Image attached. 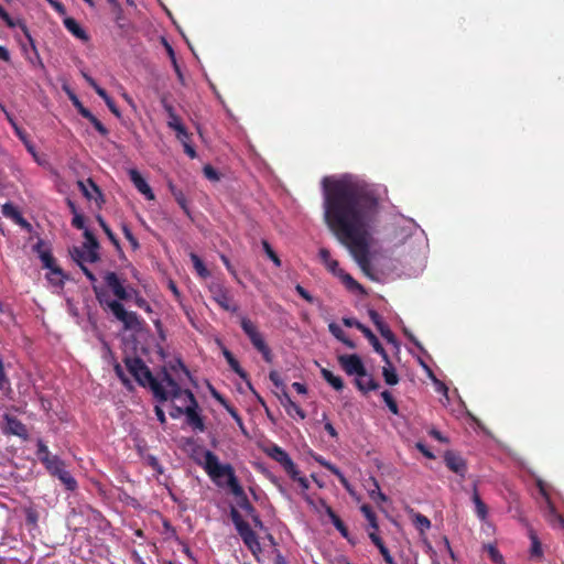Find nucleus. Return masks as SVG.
Here are the masks:
<instances>
[{
    "label": "nucleus",
    "mask_w": 564,
    "mask_h": 564,
    "mask_svg": "<svg viewBox=\"0 0 564 564\" xmlns=\"http://www.w3.org/2000/svg\"><path fill=\"white\" fill-rule=\"evenodd\" d=\"M322 187L325 224L360 269L367 272L369 249L380 215L373 185L357 175L343 174L325 176Z\"/></svg>",
    "instance_id": "f257e3e1"
},
{
    "label": "nucleus",
    "mask_w": 564,
    "mask_h": 564,
    "mask_svg": "<svg viewBox=\"0 0 564 564\" xmlns=\"http://www.w3.org/2000/svg\"><path fill=\"white\" fill-rule=\"evenodd\" d=\"M84 236L86 241L80 247H74L70 250V256L73 260L80 267L86 278L93 283V290L99 304L105 310L110 311L115 318L122 323L124 330H140L141 321L137 313L129 312L124 308V306L121 303L112 301L107 294V292L96 284L97 278L86 267V263H94L99 260V243L88 229H85Z\"/></svg>",
    "instance_id": "f03ea898"
},
{
    "label": "nucleus",
    "mask_w": 564,
    "mask_h": 564,
    "mask_svg": "<svg viewBox=\"0 0 564 564\" xmlns=\"http://www.w3.org/2000/svg\"><path fill=\"white\" fill-rule=\"evenodd\" d=\"M196 462L216 486L228 488L235 497L243 496V488L240 486L230 464H221L217 455L208 449H205L202 458H197Z\"/></svg>",
    "instance_id": "7ed1b4c3"
},
{
    "label": "nucleus",
    "mask_w": 564,
    "mask_h": 564,
    "mask_svg": "<svg viewBox=\"0 0 564 564\" xmlns=\"http://www.w3.org/2000/svg\"><path fill=\"white\" fill-rule=\"evenodd\" d=\"M127 369L134 377V379L142 387H149L153 395L161 402L169 400L171 393L170 388L166 386L165 373H169L165 369L162 371L161 379L152 376L149 368L140 358H127L124 360Z\"/></svg>",
    "instance_id": "20e7f679"
},
{
    "label": "nucleus",
    "mask_w": 564,
    "mask_h": 564,
    "mask_svg": "<svg viewBox=\"0 0 564 564\" xmlns=\"http://www.w3.org/2000/svg\"><path fill=\"white\" fill-rule=\"evenodd\" d=\"M36 445V456L45 466L50 475L56 477L67 490H75L77 488V481L66 469L64 460H62L57 455H53L42 440H37Z\"/></svg>",
    "instance_id": "39448f33"
},
{
    "label": "nucleus",
    "mask_w": 564,
    "mask_h": 564,
    "mask_svg": "<svg viewBox=\"0 0 564 564\" xmlns=\"http://www.w3.org/2000/svg\"><path fill=\"white\" fill-rule=\"evenodd\" d=\"M164 381L170 388L171 395L169 399H185V415L187 424L194 430L203 432L205 430V425L203 419L197 412L198 404L194 394L189 390H183L170 373H165Z\"/></svg>",
    "instance_id": "423d86ee"
},
{
    "label": "nucleus",
    "mask_w": 564,
    "mask_h": 564,
    "mask_svg": "<svg viewBox=\"0 0 564 564\" xmlns=\"http://www.w3.org/2000/svg\"><path fill=\"white\" fill-rule=\"evenodd\" d=\"M240 326L245 334L249 337L253 347L261 352L267 362L272 361V352L264 341L263 336L258 330L257 326L246 316L240 317Z\"/></svg>",
    "instance_id": "0eeeda50"
},
{
    "label": "nucleus",
    "mask_w": 564,
    "mask_h": 564,
    "mask_svg": "<svg viewBox=\"0 0 564 564\" xmlns=\"http://www.w3.org/2000/svg\"><path fill=\"white\" fill-rule=\"evenodd\" d=\"M106 285L112 291L117 297V302L126 301L137 294V291L132 288H126L123 281L118 276L116 272H106L104 275Z\"/></svg>",
    "instance_id": "6e6552de"
},
{
    "label": "nucleus",
    "mask_w": 564,
    "mask_h": 564,
    "mask_svg": "<svg viewBox=\"0 0 564 564\" xmlns=\"http://www.w3.org/2000/svg\"><path fill=\"white\" fill-rule=\"evenodd\" d=\"M538 487H539L541 495L544 497V500H545L544 514H545L546 520L553 527L563 529L564 528V519L561 514H558L555 511V508L549 498V495L546 491V485L541 479H538Z\"/></svg>",
    "instance_id": "1a4fd4ad"
},
{
    "label": "nucleus",
    "mask_w": 564,
    "mask_h": 564,
    "mask_svg": "<svg viewBox=\"0 0 564 564\" xmlns=\"http://www.w3.org/2000/svg\"><path fill=\"white\" fill-rule=\"evenodd\" d=\"M213 300L225 311L236 312L237 305L231 303L229 291L220 283H213L209 285Z\"/></svg>",
    "instance_id": "9d476101"
},
{
    "label": "nucleus",
    "mask_w": 564,
    "mask_h": 564,
    "mask_svg": "<svg viewBox=\"0 0 564 564\" xmlns=\"http://www.w3.org/2000/svg\"><path fill=\"white\" fill-rule=\"evenodd\" d=\"M265 453L269 457L278 462L288 474L295 473V464L293 463L290 455L282 447L274 444L267 447Z\"/></svg>",
    "instance_id": "9b49d317"
},
{
    "label": "nucleus",
    "mask_w": 564,
    "mask_h": 564,
    "mask_svg": "<svg viewBox=\"0 0 564 564\" xmlns=\"http://www.w3.org/2000/svg\"><path fill=\"white\" fill-rule=\"evenodd\" d=\"M338 361L341 368L349 376L362 375L364 370L366 369L361 358L356 354L341 355L338 357Z\"/></svg>",
    "instance_id": "f8f14e48"
},
{
    "label": "nucleus",
    "mask_w": 564,
    "mask_h": 564,
    "mask_svg": "<svg viewBox=\"0 0 564 564\" xmlns=\"http://www.w3.org/2000/svg\"><path fill=\"white\" fill-rule=\"evenodd\" d=\"M3 419L6 421V434L15 435L23 440H28L29 434L26 426L20 420L9 414H4Z\"/></svg>",
    "instance_id": "ddd939ff"
},
{
    "label": "nucleus",
    "mask_w": 564,
    "mask_h": 564,
    "mask_svg": "<svg viewBox=\"0 0 564 564\" xmlns=\"http://www.w3.org/2000/svg\"><path fill=\"white\" fill-rule=\"evenodd\" d=\"M129 176H130V181L133 183L134 187L142 195H144L147 199H149V200L154 199V194H153L150 185L147 183V181L142 177V175L135 169L129 170Z\"/></svg>",
    "instance_id": "4468645a"
},
{
    "label": "nucleus",
    "mask_w": 564,
    "mask_h": 564,
    "mask_svg": "<svg viewBox=\"0 0 564 564\" xmlns=\"http://www.w3.org/2000/svg\"><path fill=\"white\" fill-rule=\"evenodd\" d=\"M444 460L446 466L460 477H464L467 471L466 462L463 457L459 455H456L455 453L447 452L444 456Z\"/></svg>",
    "instance_id": "2eb2a0df"
},
{
    "label": "nucleus",
    "mask_w": 564,
    "mask_h": 564,
    "mask_svg": "<svg viewBox=\"0 0 564 564\" xmlns=\"http://www.w3.org/2000/svg\"><path fill=\"white\" fill-rule=\"evenodd\" d=\"M369 317L372 321V323L376 325V327L379 330V333L381 334V336L388 343L395 345L397 344L395 337H394L393 333L391 332V329L389 328V326L383 322L381 316L376 311L371 310V311H369Z\"/></svg>",
    "instance_id": "dca6fc26"
},
{
    "label": "nucleus",
    "mask_w": 564,
    "mask_h": 564,
    "mask_svg": "<svg viewBox=\"0 0 564 564\" xmlns=\"http://www.w3.org/2000/svg\"><path fill=\"white\" fill-rule=\"evenodd\" d=\"M356 328H358L367 338L368 340L370 341V344L372 345L373 349L380 354V356L382 357V359L386 361V362H389V356L387 354V351L384 350V348L382 347V345L380 344V341L378 340V338L376 337V335L371 332L370 328H368L367 326H365L364 324L361 323H356Z\"/></svg>",
    "instance_id": "f3484780"
},
{
    "label": "nucleus",
    "mask_w": 564,
    "mask_h": 564,
    "mask_svg": "<svg viewBox=\"0 0 564 564\" xmlns=\"http://www.w3.org/2000/svg\"><path fill=\"white\" fill-rule=\"evenodd\" d=\"M77 185H78L79 189L82 191L83 195L87 199H90V200L91 199H94V200L101 199L102 200V194H101L99 187L96 185V183L91 178H88L86 181H78Z\"/></svg>",
    "instance_id": "a211bd4d"
},
{
    "label": "nucleus",
    "mask_w": 564,
    "mask_h": 564,
    "mask_svg": "<svg viewBox=\"0 0 564 564\" xmlns=\"http://www.w3.org/2000/svg\"><path fill=\"white\" fill-rule=\"evenodd\" d=\"M279 400L289 415H293V413H295L301 420L305 419V412L295 402L292 401L291 397L285 390L281 392Z\"/></svg>",
    "instance_id": "6ab92c4d"
},
{
    "label": "nucleus",
    "mask_w": 564,
    "mask_h": 564,
    "mask_svg": "<svg viewBox=\"0 0 564 564\" xmlns=\"http://www.w3.org/2000/svg\"><path fill=\"white\" fill-rule=\"evenodd\" d=\"M355 383L357 388L364 392L375 391L379 388V383L367 372L366 369L362 375L356 376Z\"/></svg>",
    "instance_id": "aec40b11"
},
{
    "label": "nucleus",
    "mask_w": 564,
    "mask_h": 564,
    "mask_svg": "<svg viewBox=\"0 0 564 564\" xmlns=\"http://www.w3.org/2000/svg\"><path fill=\"white\" fill-rule=\"evenodd\" d=\"M34 250L37 252L44 268L51 269L55 267L54 258L51 254L50 250L44 249V242L42 240H39L36 242V245L34 246Z\"/></svg>",
    "instance_id": "412c9836"
},
{
    "label": "nucleus",
    "mask_w": 564,
    "mask_h": 564,
    "mask_svg": "<svg viewBox=\"0 0 564 564\" xmlns=\"http://www.w3.org/2000/svg\"><path fill=\"white\" fill-rule=\"evenodd\" d=\"M48 273L46 274V279L48 283L55 288L57 291L62 290L64 285L65 275L63 271L58 267H53L48 269Z\"/></svg>",
    "instance_id": "4be33fe9"
},
{
    "label": "nucleus",
    "mask_w": 564,
    "mask_h": 564,
    "mask_svg": "<svg viewBox=\"0 0 564 564\" xmlns=\"http://www.w3.org/2000/svg\"><path fill=\"white\" fill-rule=\"evenodd\" d=\"M471 501L475 505V511H476L477 517L481 521H485L488 516V509H487V506L485 505V502L480 499V496L477 491L476 485H474V488H473Z\"/></svg>",
    "instance_id": "5701e85b"
},
{
    "label": "nucleus",
    "mask_w": 564,
    "mask_h": 564,
    "mask_svg": "<svg viewBox=\"0 0 564 564\" xmlns=\"http://www.w3.org/2000/svg\"><path fill=\"white\" fill-rule=\"evenodd\" d=\"M223 355L229 364L231 370L235 371L241 379L247 380V372L240 367L234 355L225 347L223 348Z\"/></svg>",
    "instance_id": "b1692460"
},
{
    "label": "nucleus",
    "mask_w": 564,
    "mask_h": 564,
    "mask_svg": "<svg viewBox=\"0 0 564 564\" xmlns=\"http://www.w3.org/2000/svg\"><path fill=\"white\" fill-rule=\"evenodd\" d=\"M64 25L77 39L87 40L86 32L82 29V26L73 18L65 19Z\"/></svg>",
    "instance_id": "393cba45"
},
{
    "label": "nucleus",
    "mask_w": 564,
    "mask_h": 564,
    "mask_svg": "<svg viewBox=\"0 0 564 564\" xmlns=\"http://www.w3.org/2000/svg\"><path fill=\"white\" fill-rule=\"evenodd\" d=\"M322 377L337 391L343 390L344 382L340 377L335 376L326 368L321 369Z\"/></svg>",
    "instance_id": "a878e982"
},
{
    "label": "nucleus",
    "mask_w": 564,
    "mask_h": 564,
    "mask_svg": "<svg viewBox=\"0 0 564 564\" xmlns=\"http://www.w3.org/2000/svg\"><path fill=\"white\" fill-rule=\"evenodd\" d=\"M79 113L88 119L101 135L108 134L107 128L87 108L79 109Z\"/></svg>",
    "instance_id": "bb28decb"
},
{
    "label": "nucleus",
    "mask_w": 564,
    "mask_h": 564,
    "mask_svg": "<svg viewBox=\"0 0 564 564\" xmlns=\"http://www.w3.org/2000/svg\"><path fill=\"white\" fill-rule=\"evenodd\" d=\"M382 376L384 381L389 386H394L399 382V377L395 372V369L392 367L391 361L386 362V366L382 369Z\"/></svg>",
    "instance_id": "cd10ccee"
},
{
    "label": "nucleus",
    "mask_w": 564,
    "mask_h": 564,
    "mask_svg": "<svg viewBox=\"0 0 564 564\" xmlns=\"http://www.w3.org/2000/svg\"><path fill=\"white\" fill-rule=\"evenodd\" d=\"M241 539L245 542V544L249 547V550L252 552V554L257 555L259 552H261L260 543L253 531L242 536Z\"/></svg>",
    "instance_id": "c85d7f7f"
},
{
    "label": "nucleus",
    "mask_w": 564,
    "mask_h": 564,
    "mask_svg": "<svg viewBox=\"0 0 564 564\" xmlns=\"http://www.w3.org/2000/svg\"><path fill=\"white\" fill-rule=\"evenodd\" d=\"M413 524L421 533H424L431 528V521L421 513L413 514Z\"/></svg>",
    "instance_id": "c756f323"
},
{
    "label": "nucleus",
    "mask_w": 564,
    "mask_h": 564,
    "mask_svg": "<svg viewBox=\"0 0 564 564\" xmlns=\"http://www.w3.org/2000/svg\"><path fill=\"white\" fill-rule=\"evenodd\" d=\"M2 214L8 217V218H11L18 223H23V218L21 217L19 210L12 205V204H4L2 206V209H1Z\"/></svg>",
    "instance_id": "7c9ffc66"
},
{
    "label": "nucleus",
    "mask_w": 564,
    "mask_h": 564,
    "mask_svg": "<svg viewBox=\"0 0 564 564\" xmlns=\"http://www.w3.org/2000/svg\"><path fill=\"white\" fill-rule=\"evenodd\" d=\"M189 258L198 275H200L202 278H207L209 275V271L204 265L202 259L196 253L193 252L189 254Z\"/></svg>",
    "instance_id": "2f4dec72"
},
{
    "label": "nucleus",
    "mask_w": 564,
    "mask_h": 564,
    "mask_svg": "<svg viewBox=\"0 0 564 564\" xmlns=\"http://www.w3.org/2000/svg\"><path fill=\"white\" fill-rule=\"evenodd\" d=\"M29 39H30V42H31L33 54L28 56V61L31 63V65L33 67L44 69L45 67H44L43 61H42V58H41V56H40V54L37 52V48L34 45L33 40L30 36H29Z\"/></svg>",
    "instance_id": "473e14b6"
},
{
    "label": "nucleus",
    "mask_w": 564,
    "mask_h": 564,
    "mask_svg": "<svg viewBox=\"0 0 564 564\" xmlns=\"http://www.w3.org/2000/svg\"><path fill=\"white\" fill-rule=\"evenodd\" d=\"M370 480L372 481L373 485V489L369 490L370 498L377 503L386 501L387 497L384 494L381 492L378 481L375 478H371Z\"/></svg>",
    "instance_id": "72a5a7b5"
},
{
    "label": "nucleus",
    "mask_w": 564,
    "mask_h": 564,
    "mask_svg": "<svg viewBox=\"0 0 564 564\" xmlns=\"http://www.w3.org/2000/svg\"><path fill=\"white\" fill-rule=\"evenodd\" d=\"M98 96L101 97L109 110L118 118H120L121 113L118 109V107L115 105L113 100L109 97L107 91L105 89H98Z\"/></svg>",
    "instance_id": "f704fd0d"
},
{
    "label": "nucleus",
    "mask_w": 564,
    "mask_h": 564,
    "mask_svg": "<svg viewBox=\"0 0 564 564\" xmlns=\"http://www.w3.org/2000/svg\"><path fill=\"white\" fill-rule=\"evenodd\" d=\"M339 279H341V281L344 282V284L347 286V289H349L350 291H362V288L361 285L348 273H346L345 271L343 272V274L339 276Z\"/></svg>",
    "instance_id": "c9c22d12"
},
{
    "label": "nucleus",
    "mask_w": 564,
    "mask_h": 564,
    "mask_svg": "<svg viewBox=\"0 0 564 564\" xmlns=\"http://www.w3.org/2000/svg\"><path fill=\"white\" fill-rule=\"evenodd\" d=\"M421 365L424 367V369L426 370L427 372V376L432 379V381L434 382V384L436 386V390L445 395H447V387L440 380H437L435 378V376L433 375L432 370L424 364L421 361Z\"/></svg>",
    "instance_id": "e433bc0d"
},
{
    "label": "nucleus",
    "mask_w": 564,
    "mask_h": 564,
    "mask_svg": "<svg viewBox=\"0 0 564 564\" xmlns=\"http://www.w3.org/2000/svg\"><path fill=\"white\" fill-rule=\"evenodd\" d=\"M361 512L364 513V516L366 517V519L369 521L370 525L377 530L378 529V524H377V520H376V514L375 512L372 511L371 507L368 506V505H364L361 506Z\"/></svg>",
    "instance_id": "4c0bfd02"
},
{
    "label": "nucleus",
    "mask_w": 564,
    "mask_h": 564,
    "mask_svg": "<svg viewBox=\"0 0 564 564\" xmlns=\"http://www.w3.org/2000/svg\"><path fill=\"white\" fill-rule=\"evenodd\" d=\"M262 247L265 252V254L272 260L275 267H281V260L270 246V243L267 240L262 241Z\"/></svg>",
    "instance_id": "58836bf2"
},
{
    "label": "nucleus",
    "mask_w": 564,
    "mask_h": 564,
    "mask_svg": "<svg viewBox=\"0 0 564 564\" xmlns=\"http://www.w3.org/2000/svg\"><path fill=\"white\" fill-rule=\"evenodd\" d=\"M381 398L383 399V401L387 404V406L389 408V410L393 414H397L398 413V404L394 401V399L392 398L391 393L386 390V391L381 392Z\"/></svg>",
    "instance_id": "ea45409f"
},
{
    "label": "nucleus",
    "mask_w": 564,
    "mask_h": 564,
    "mask_svg": "<svg viewBox=\"0 0 564 564\" xmlns=\"http://www.w3.org/2000/svg\"><path fill=\"white\" fill-rule=\"evenodd\" d=\"M25 148L39 165L44 166L47 164L46 160L39 155V153L35 150V147L31 142H25Z\"/></svg>",
    "instance_id": "a19ab883"
},
{
    "label": "nucleus",
    "mask_w": 564,
    "mask_h": 564,
    "mask_svg": "<svg viewBox=\"0 0 564 564\" xmlns=\"http://www.w3.org/2000/svg\"><path fill=\"white\" fill-rule=\"evenodd\" d=\"M97 220H98L100 227L102 228V230L105 231V234L111 240V242H113V245L118 246V240H117L115 234L112 232V230L110 229V227L105 221V219L101 216H97Z\"/></svg>",
    "instance_id": "79ce46f5"
},
{
    "label": "nucleus",
    "mask_w": 564,
    "mask_h": 564,
    "mask_svg": "<svg viewBox=\"0 0 564 564\" xmlns=\"http://www.w3.org/2000/svg\"><path fill=\"white\" fill-rule=\"evenodd\" d=\"M486 550L490 556V558L497 563V564H501L503 562V557L502 555L500 554V552L496 549V546H494L492 544H488L486 545Z\"/></svg>",
    "instance_id": "37998d69"
},
{
    "label": "nucleus",
    "mask_w": 564,
    "mask_h": 564,
    "mask_svg": "<svg viewBox=\"0 0 564 564\" xmlns=\"http://www.w3.org/2000/svg\"><path fill=\"white\" fill-rule=\"evenodd\" d=\"M531 556L539 557L542 555V547L536 536L531 535Z\"/></svg>",
    "instance_id": "c03bdc74"
},
{
    "label": "nucleus",
    "mask_w": 564,
    "mask_h": 564,
    "mask_svg": "<svg viewBox=\"0 0 564 564\" xmlns=\"http://www.w3.org/2000/svg\"><path fill=\"white\" fill-rule=\"evenodd\" d=\"M177 401H180L182 404L181 405H173V409L171 411V416L174 417V419H177L180 417L182 414H185V399L182 398V399H176Z\"/></svg>",
    "instance_id": "a18cd8bd"
},
{
    "label": "nucleus",
    "mask_w": 564,
    "mask_h": 564,
    "mask_svg": "<svg viewBox=\"0 0 564 564\" xmlns=\"http://www.w3.org/2000/svg\"><path fill=\"white\" fill-rule=\"evenodd\" d=\"M290 477L294 480V481H297L299 485L301 486L302 489L306 490L308 489L310 487V484H308V480L307 478L303 477L300 475L297 468H295V473L294 474H289Z\"/></svg>",
    "instance_id": "49530a36"
},
{
    "label": "nucleus",
    "mask_w": 564,
    "mask_h": 564,
    "mask_svg": "<svg viewBox=\"0 0 564 564\" xmlns=\"http://www.w3.org/2000/svg\"><path fill=\"white\" fill-rule=\"evenodd\" d=\"M122 231H123V235H124L126 239L130 242L131 247L133 249H138L139 248V242L135 239V237L132 235L131 230L126 225L122 226Z\"/></svg>",
    "instance_id": "de8ad7c7"
},
{
    "label": "nucleus",
    "mask_w": 564,
    "mask_h": 564,
    "mask_svg": "<svg viewBox=\"0 0 564 564\" xmlns=\"http://www.w3.org/2000/svg\"><path fill=\"white\" fill-rule=\"evenodd\" d=\"M269 378L270 380L273 382V384L276 387V388H280L281 389V392L283 390H285V387H284V383L279 375L278 371L275 370H272L270 373H269Z\"/></svg>",
    "instance_id": "09e8293b"
},
{
    "label": "nucleus",
    "mask_w": 564,
    "mask_h": 564,
    "mask_svg": "<svg viewBox=\"0 0 564 564\" xmlns=\"http://www.w3.org/2000/svg\"><path fill=\"white\" fill-rule=\"evenodd\" d=\"M167 126L172 130L176 131L180 128H182L184 124L182 123L181 118L177 115H175V116H172L171 118H167Z\"/></svg>",
    "instance_id": "8fccbe9b"
},
{
    "label": "nucleus",
    "mask_w": 564,
    "mask_h": 564,
    "mask_svg": "<svg viewBox=\"0 0 564 564\" xmlns=\"http://www.w3.org/2000/svg\"><path fill=\"white\" fill-rule=\"evenodd\" d=\"M175 132L177 140H180L182 144H185V142H189V133L184 126Z\"/></svg>",
    "instance_id": "3c124183"
},
{
    "label": "nucleus",
    "mask_w": 564,
    "mask_h": 564,
    "mask_svg": "<svg viewBox=\"0 0 564 564\" xmlns=\"http://www.w3.org/2000/svg\"><path fill=\"white\" fill-rule=\"evenodd\" d=\"M318 254L325 267L329 265V262L334 261L330 257V252L326 248H321Z\"/></svg>",
    "instance_id": "603ef678"
},
{
    "label": "nucleus",
    "mask_w": 564,
    "mask_h": 564,
    "mask_svg": "<svg viewBox=\"0 0 564 564\" xmlns=\"http://www.w3.org/2000/svg\"><path fill=\"white\" fill-rule=\"evenodd\" d=\"M239 499V506L246 510L247 512L251 513L254 511V508L251 506V503L248 501L246 494L243 492V496L237 497Z\"/></svg>",
    "instance_id": "864d4df0"
},
{
    "label": "nucleus",
    "mask_w": 564,
    "mask_h": 564,
    "mask_svg": "<svg viewBox=\"0 0 564 564\" xmlns=\"http://www.w3.org/2000/svg\"><path fill=\"white\" fill-rule=\"evenodd\" d=\"M327 270L332 272L336 276H340L344 272L343 269L339 268V263L337 260H334L333 262H329V265H326Z\"/></svg>",
    "instance_id": "5fc2aeb1"
},
{
    "label": "nucleus",
    "mask_w": 564,
    "mask_h": 564,
    "mask_svg": "<svg viewBox=\"0 0 564 564\" xmlns=\"http://www.w3.org/2000/svg\"><path fill=\"white\" fill-rule=\"evenodd\" d=\"M134 295H135L134 301H135L137 306L144 310L148 313H151L152 308H151L150 304L143 297L139 296L138 293Z\"/></svg>",
    "instance_id": "6e6d98bb"
},
{
    "label": "nucleus",
    "mask_w": 564,
    "mask_h": 564,
    "mask_svg": "<svg viewBox=\"0 0 564 564\" xmlns=\"http://www.w3.org/2000/svg\"><path fill=\"white\" fill-rule=\"evenodd\" d=\"M115 371H116V375L119 377V379L122 381V383L127 387H130V380L124 375L123 369L119 364H117L115 366Z\"/></svg>",
    "instance_id": "4d7b16f0"
},
{
    "label": "nucleus",
    "mask_w": 564,
    "mask_h": 564,
    "mask_svg": "<svg viewBox=\"0 0 564 564\" xmlns=\"http://www.w3.org/2000/svg\"><path fill=\"white\" fill-rule=\"evenodd\" d=\"M379 551L387 564H397L386 545H379Z\"/></svg>",
    "instance_id": "13d9d810"
},
{
    "label": "nucleus",
    "mask_w": 564,
    "mask_h": 564,
    "mask_svg": "<svg viewBox=\"0 0 564 564\" xmlns=\"http://www.w3.org/2000/svg\"><path fill=\"white\" fill-rule=\"evenodd\" d=\"M236 529L241 538L249 534L250 532H252V529L250 528V525L245 521L241 523L240 522L237 523Z\"/></svg>",
    "instance_id": "bf43d9fd"
},
{
    "label": "nucleus",
    "mask_w": 564,
    "mask_h": 564,
    "mask_svg": "<svg viewBox=\"0 0 564 564\" xmlns=\"http://www.w3.org/2000/svg\"><path fill=\"white\" fill-rule=\"evenodd\" d=\"M203 171L204 175L210 181H217L219 178L218 173L210 165H206Z\"/></svg>",
    "instance_id": "052dcab7"
},
{
    "label": "nucleus",
    "mask_w": 564,
    "mask_h": 564,
    "mask_svg": "<svg viewBox=\"0 0 564 564\" xmlns=\"http://www.w3.org/2000/svg\"><path fill=\"white\" fill-rule=\"evenodd\" d=\"M329 328V332L337 338V339H343L344 337V332L343 329L335 323H332L329 324L328 326Z\"/></svg>",
    "instance_id": "680f3d73"
},
{
    "label": "nucleus",
    "mask_w": 564,
    "mask_h": 564,
    "mask_svg": "<svg viewBox=\"0 0 564 564\" xmlns=\"http://www.w3.org/2000/svg\"><path fill=\"white\" fill-rule=\"evenodd\" d=\"M295 290L299 293V295L302 296L305 301L310 303L313 302V296L302 285L297 284L295 286Z\"/></svg>",
    "instance_id": "e2e57ef3"
},
{
    "label": "nucleus",
    "mask_w": 564,
    "mask_h": 564,
    "mask_svg": "<svg viewBox=\"0 0 564 564\" xmlns=\"http://www.w3.org/2000/svg\"><path fill=\"white\" fill-rule=\"evenodd\" d=\"M147 460H148V464L154 469L156 470L158 473H162V467L158 460V458L155 456H152V455H149L147 457Z\"/></svg>",
    "instance_id": "0e129e2a"
},
{
    "label": "nucleus",
    "mask_w": 564,
    "mask_h": 564,
    "mask_svg": "<svg viewBox=\"0 0 564 564\" xmlns=\"http://www.w3.org/2000/svg\"><path fill=\"white\" fill-rule=\"evenodd\" d=\"M321 465H323L324 467H326L330 473H333L335 476H338L341 471L333 464L324 460V459H318L317 460Z\"/></svg>",
    "instance_id": "69168bd1"
},
{
    "label": "nucleus",
    "mask_w": 564,
    "mask_h": 564,
    "mask_svg": "<svg viewBox=\"0 0 564 564\" xmlns=\"http://www.w3.org/2000/svg\"><path fill=\"white\" fill-rule=\"evenodd\" d=\"M333 517V523L334 525L336 527V529L344 535L346 536L347 535V530L344 525V523L334 514H332Z\"/></svg>",
    "instance_id": "338daca9"
},
{
    "label": "nucleus",
    "mask_w": 564,
    "mask_h": 564,
    "mask_svg": "<svg viewBox=\"0 0 564 564\" xmlns=\"http://www.w3.org/2000/svg\"><path fill=\"white\" fill-rule=\"evenodd\" d=\"M51 6L52 8L57 11L58 13L61 14H64L65 13V7L63 6L62 2L57 1V0H46Z\"/></svg>",
    "instance_id": "774afa93"
}]
</instances>
